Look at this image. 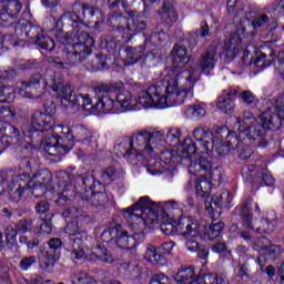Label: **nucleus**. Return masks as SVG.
Returning <instances> with one entry per match:
<instances>
[{"label":"nucleus","instance_id":"1","mask_svg":"<svg viewBox=\"0 0 284 284\" xmlns=\"http://www.w3.org/2000/svg\"><path fill=\"white\" fill-rule=\"evenodd\" d=\"M190 72L176 73L171 71L166 81H158L155 84L141 91L136 98L130 91H122L112 99V93L123 90V82L103 83L93 87V92L98 99L95 109L101 114H108L112 110H132L139 103L142 108H172V105H183L187 95L192 94L194 83L189 81Z\"/></svg>","mask_w":284,"mask_h":284},{"label":"nucleus","instance_id":"2","mask_svg":"<svg viewBox=\"0 0 284 284\" xmlns=\"http://www.w3.org/2000/svg\"><path fill=\"white\" fill-rule=\"evenodd\" d=\"M219 61V42H211L210 45L204 50L197 60V70L191 68L190 70H182L187 63H190V55H187V48L181 44H174L171 51V69L166 72L168 79H170V72L176 74H183L189 72L191 77L189 81L193 82L191 94L186 95V99L194 97V84L199 81L200 72L203 74H210L216 67Z\"/></svg>","mask_w":284,"mask_h":284},{"label":"nucleus","instance_id":"3","mask_svg":"<svg viewBox=\"0 0 284 284\" xmlns=\"http://www.w3.org/2000/svg\"><path fill=\"white\" fill-rule=\"evenodd\" d=\"M64 21H71L72 31L67 33L64 38H61L60 42L63 45L71 43V48L65 51L68 68H74V65H81L85 63L88 58L92 55V48L94 47V39L90 37V33L85 32V22L79 18L74 12H65L61 16Z\"/></svg>","mask_w":284,"mask_h":284},{"label":"nucleus","instance_id":"4","mask_svg":"<svg viewBox=\"0 0 284 284\" xmlns=\"http://www.w3.org/2000/svg\"><path fill=\"white\" fill-rule=\"evenodd\" d=\"M284 120V99L277 98L275 105L260 116V121L243 128L245 120L240 121V139L248 141L255 148H267V130H280Z\"/></svg>","mask_w":284,"mask_h":284},{"label":"nucleus","instance_id":"5","mask_svg":"<svg viewBox=\"0 0 284 284\" xmlns=\"http://www.w3.org/2000/svg\"><path fill=\"white\" fill-rule=\"evenodd\" d=\"M165 141L163 131H140L132 136H123L116 140L113 148L116 156L123 159H141L156 154L159 143Z\"/></svg>","mask_w":284,"mask_h":284},{"label":"nucleus","instance_id":"6","mask_svg":"<svg viewBox=\"0 0 284 284\" xmlns=\"http://www.w3.org/2000/svg\"><path fill=\"white\" fill-rule=\"evenodd\" d=\"M193 136L196 143L192 140H185L180 151V158L191 161L189 172L196 176V174L207 172L212 168V162L207 158L201 155L196 159V154H207L214 150V135L210 130L197 128L193 131Z\"/></svg>","mask_w":284,"mask_h":284},{"label":"nucleus","instance_id":"7","mask_svg":"<svg viewBox=\"0 0 284 284\" xmlns=\"http://www.w3.org/2000/svg\"><path fill=\"white\" fill-rule=\"evenodd\" d=\"M122 215L129 223V227L132 235L128 233V230L123 229V225L115 224V244L120 250H134L136 244L145 241V227L150 226L142 217L143 212L133 205L123 209Z\"/></svg>","mask_w":284,"mask_h":284},{"label":"nucleus","instance_id":"8","mask_svg":"<svg viewBox=\"0 0 284 284\" xmlns=\"http://www.w3.org/2000/svg\"><path fill=\"white\" fill-rule=\"evenodd\" d=\"M135 210H141L142 217L146 225H156L159 221H170L172 219V210H176L179 204L176 201L165 202L163 205L150 201V196H142L133 204Z\"/></svg>","mask_w":284,"mask_h":284},{"label":"nucleus","instance_id":"9","mask_svg":"<svg viewBox=\"0 0 284 284\" xmlns=\"http://www.w3.org/2000/svg\"><path fill=\"white\" fill-rule=\"evenodd\" d=\"M64 232L65 234H68V236H74V237H70L69 240V245H71L72 247V258H74L75 261H83V258H85V239H88V234L83 233V231H81V227H79V222H70L69 224H67V226L64 227Z\"/></svg>","mask_w":284,"mask_h":284},{"label":"nucleus","instance_id":"10","mask_svg":"<svg viewBox=\"0 0 284 284\" xmlns=\"http://www.w3.org/2000/svg\"><path fill=\"white\" fill-rule=\"evenodd\" d=\"M54 125V118L50 113L34 111L31 115V126L27 130L29 139H34V132H48Z\"/></svg>","mask_w":284,"mask_h":284},{"label":"nucleus","instance_id":"11","mask_svg":"<svg viewBox=\"0 0 284 284\" xmlns=\"http://www.w3.org/2000/svg\"><path fill=\"white\" fill-rule=\"evenodd\" d=\"M29 181L31 182V194L39 199V196H43L48 192V187L52 185V172L48 169H42L33 174L31 179L29 175Z\"/></svg>","mask_w":284,"mask_h":284},{"label":"nucleus","instance_id":"12","mask_svg":"<svg viewBox=\"0 0 284 284\" xmlns=\"http://www.w3.org/2000/svg\"><path fill=\"white\" fill-rule=\"evenodd\" d=\"M189 223L185 226V231L182 233V236L186 239L185 247L187 252H199L201 250V241L203 236L199 233V222L187 219Z\"/></svg>","mask_w":284,"mask_h":284},{"label":"nucleus","instance_id":"13","mask_svg":"<svg viewBox=\"0 0 284 284\" xmlns=\"http://www.w3.org/2000/svg\"><path fill=\"white\" fill-rule=\"evenodd\" d=\"M49 248L44 255V262L40 265L44 272H52L54 268V263L61 258V247H63V242L59 237H52L48 242Z\"/></svg>","mask_w":284,"mask_h":284},{"label":"nucleus","instance_id":"14","mask_svg":"<svg viewBox=\"0 0 284 284\" xmlns=\"http://www.w3.org/2000/svg\"><path fill=\"white\" fill-rule=\"evenodd\" d=\"M74 179V175L61 171L57 174L55 181H57V187L62 194L59 196V199L55 201L57 205L60 207H63L65 205H70L72 200L65 195V192L72 190V181Z\"/></svg>","mask_w":284,"mask_h":284},{"label":"nucleus","instance_id":"15","mask_svg":"<svg viewBox=\"0 0 284 284\" xmlns=\"http://www.w3.org/2000/svg\"><path fill=\"white\" fill-rule=\"evenodd\" d=\"M44 141V150L50 156L68 154V152L74 148V142L72 140H64L63 144H61L59 139L52 134L47 135Z\"/></svg>","mask_w":284,"mask_h":284},{"label":"nucleus","instance_id":"16","mask_svg":"<svg viewBox=\"0 0 284 284\" xmlns=\"http://www.w3.org/2000/svg\"><path fill=\"white\" fill-rule=\"evenodd\" d=\"M0 142L6 150L11 145H21L23 143V136L19 129L10 123H4V126H0Z\"/></svg>","mask_w":284,"mask_h":284},{"label":"nucleus","instance_id":"17","mask_svg":"<svg viewBox=\"0 0 284 284\" xmlns=\"http://www.w3.org/2000/svg\"><path fill=\"white\" fill-rule=\"evenodd\" d=\"M41 73H36L27 82H22L19 88L20 97L24 99H39L41 97Z\"/></svg>","mask_w":284,"mask_h":284},{"label":"nucleus","instance_id":"18","mask_svg":"<svg viewBox=\"0 0 284 284\" xmlns=\"http://www.w3.org/2000/svg\"><path fill=\"white\" fill-rule=\"evenodd\" d=\"M80 110L90 111L97 110V104L92 105V99L90 94H74L68 104V114H77Z\"/></svg>","mask_w":284,"mask_h":284},{"label":"nucleus","instance_id":"19","mask_svg":"<svg viewBox=\"0 0 284 284\" xmlns=\"http://www.w3.org/2000/svg\"><path fill=\"white\" fill-rule=\"evenodd\" d=\"M239 0H227L226 8L229 14H234L233 21L236 22L240 19V26H252V21H254L256 13L252 11V9H246L236 12V3Z\"/></svg>","mask_w":284,"mask_h":284},{"label":"nucleus","instance_id":"20","mask_svg":"<svg viewBox=\"0 0 284 284\" xmlns=\"http://www.w3.org/2000/svg\"><path fill=\"white\" fill-rule=\"evenodd\" d=\"M0 8H2L0 12V21H2V23H8L10 22V19H17V17H19L22 6L19 0H2Z\"/></svg>","mask_w":284,"mask_h":284},{"label":"nucleus","instance_id":"21","mask_svg":"<svg viewBox=\"0 0 284 284\" xmlns=\"http://www.w3.org/2000/svg\"><path fill=\"white\" fill-rule=\"evenodd\" d=\"M18 181H21L16 190L9 191V199L13 203H19L26 195V192H32V185H30V173H22L19 175Z\"/></svg>","mask_w":284,"mask_h":284},{"label":"nucleus","instance_id":"22","mask_svg":"<svg viewBox=\"0 0 284 284\" xmlns=\"http://www.w3.org/2000/svg\"><path fill=\"white\" fill-rule=\"evenodd\" d=\"M74 139L79 143H87V145H90V141H92V132L81 124H75L71 126V129H67L65 141L68 143V141H74Z\"/></svg>","mask_w":284,"mask_h":284},{"label":"nucleus","instance_id":"23","mask_svg":"<svg viewBox=\"0 0 284 284\" xmlns=\"http://www.w3.org/2000/svg\"><path fill=\"white\" fill-rule=\"evenodd\" d=\"M236 94H239V91L234 88L223 91V94L217 99L216 108L222 110L224 114H232L234 108H236L234 104V97H236Z\"/></svg>","mask_w":284,"mask_h":284},{"label":"nucleus","instance_id":"24","mask_svg":"<svg viewBox=\"0 0 284 284\" xmlns=\"http://www.w3.org/2000/svg\"><path fill=\"white\" fill-rule=\"evenodd\" d=\"M256 55L254 59V64L256 68H270L272 63H274V59H276V52L272 47H261L258 51H255Z\"/></svg>","mask_w":284,"mask_h":284},{"label":"nucleus","instance_id":"25","mask_svg":"<svg viewBox=\"0 0 284 284\" xmlns=\"http://www.w3.org/2000/svg\"><path fill=\"white\" fill-rule=\"evenodd\" d=\"M174 281L176 284H201L203 276H196L194 272V266L182 267L174 275Z\"/></svg>","mask_w":284,"mask_h":284},{"label":"nucleus","instance_id":"26","mask_svg":"<svg viewBox=\"0 0 284 284\" xmlns=\"http://www.w3.org/2000/svg\"><path fill=\"white\" fill-rule=\"evenodd\" d=\"M128 18L123 13L115 11L111 13L106 20V24L112 28L115 32H120L122 37H125V28H128Z\"/></svg>","mask_w":284,"mask_h":284},{"label":"nucleus","instance_id":"27","mask_svg":"<svg viewBox=\"0 0 284 284\" xmlns=\"http://www.w3.org/2000/svg\"><path fill=\"white\" fill-rule=\"evenodd\" d=\"M52 90L61 99V105H63L65 110H68V104L72 101V97H74L75 94L72 93V88L68 84H63L54 80L52 84Z\"/></svg>","mask_w":284,"mask_h":284},{"label":"nucleus","instance_id":"28","mask_svg":"<svg viewBox=\"0 0 284 284\" xmlns=\"http://www.w3.org/2000/svg\"><path fill=\"white\" fill-rule=\"evenodd\" d=\"M82 199L94 207H103L108 205V201H110L105 191H97V189L88 194H83Z\"/></svg>","mask_w":284,"mask_h":284},{"label":"nucleus","instance_id":"29","mask_svg":"<svg viewBox=\"0 0 284 284\" xmlns=\"http://www.w3.org/2000/svg\"><path fill=\"white\" fill-rule=\"evenodd\" d=\"M265 24H266L265 27L266 32H268L272 37L274 34V30L278 28V21H276V19L272 18L270 20V16L262 13L251 22V26L254 30H256L257 28H263V26Z\"/></svg>","mask_w":284,"mask_h":284},{"label":"nucleus","instance_id":"30","mask_svg":"<svg viewBox=\"0 0 284 284\" xmlns=\"http://www.w3.org/2000/svg\"><path fill=\"white\" fill-rule=\"evenodd\" d=\"M148 28V24L143 20H139L133 18L126 23L125 27V36H122L125 43H130L132 41V37H134V32H143Z\"/></svg>","mask_w":284,"mask_h":284},{"label":"nucleus","instance_id":"31","mask_svg":"<svg viewBox=\"0 0 284 284\" xmlns=\"http://www.w3.org/2000/svg\"><path fill=\"white\" fill-rule=\"evenodd\" d=\"M91 256L97 258V261H101V263H106L109 265H112V263H119V257H116V255L105 246H97L93 248Z\"/></svg>","mask_w":284,"mask_h":284},{"label":"nucleus","instance_id":"32","mask_svg":"<svg viewBox=\"0 0 284 284\" xmlns=\"http://www.w3.org/2000/svg\"><path fill=\"white\" fill-rule=\"evenodd\" d=\"M250 207H252V200H246L241 206L236 207V212L242 219L243 227L246 230H254V225H252V213L250 212Z\"/></svg>","mask_w":284,"mask_h":284},{"label":"nucleus","instance_id":"33","mask_svg":"<svg viewBox=\"0 0 284 284\" xmlns=\"http://www.w3.org/2000/svg\"><path fill=\"white\" fill-rule=\"evenodd\" d=\"M126 53V65H134V63H139L140 60L145 57V44H142L140 47H126L125 48Z\"/></svg>","mask_w":284,"mask_h":284},{"label":"nucleus","instance_id":"34","mask_svg":"<svg viewBox=\"0 0 284 284\" xmlns=\"http://www.w3.org/2000/svg\"><path fill=\"white\" fill-rule=\"evenodd\" d=\"M257 243L258 245L262 243L263 246H261V250H263L270 258H273V261H276V258L281 256V246L270 243L267 237L260 239Z\"/></svg>","mask_w":284,"mask_h":284},{"label":"nucleus","instance_id":"35","mask_svg":"<svg viewBox=\"0 0 284 284\" xmlns=\"http://www.w3.org/2000/svg\"><path fill=\"white\" fill-rule=\"evenodd\" d=\"M144 258L149 263H152V265H163L165 263V256L159 253L156 246L154 245L148 246Z\"/></svg>","mask_w":284,"mask_h":284},{"label":"nucleus","instance_id":"36","mask_svg":"<svg viewBox=\"0 0 284 284\" xmlns=\"http://www.w3.org/2000/svg\"><path fill=\"white\" fill-rule=\"evenodd\" d=\"M241 148V142L239 138H234L233 142L230 140L226 143H220L219 146L215 148V152L217 156H227V154L234 152V150H239Z\"/></svg>","mask_w":284,"mask_h":284},{"label":"nucleus","instance_id":"37","mask_svg":"<svg viewBox=\"0 0 284 284\" xmlns=\"http://www.w3.org/2000/svg\"><path fill=\"white\" fill-rule=\"evenodd\" d=\"M80 180L82 181V185L84 187V194H90L91 192H94L97 187L98 190H101V187H103V184H101L100 181H98L97 185V180L91 173L80 175Z\"/></svg>","mask_w":284,"mask_h":284},{"label":"nucleus","instance_id":"38","mask_svg":"<svg viewBox=\"0 0 284 284\" xmlns=\"http://www.w3.org/2000/svg\"><path fill=\"white\" fill-rule=\"evenodd\" d=\"M34 211L40 219H52L54 213L50 212V202L48 200H38L34 204Z\"/></svg>","mask_w":284,"mask_h":284},{"label":"nucleus","instance_id":"39","mask_svg":"<svg viewBox=\"0 0 284 284\" xmlns=\"http://www.w3.org/2000/svg\"><path fill=\"white\" fill-rule=\"evenodd\" d=\"M62 216L63 219H65V221H72V220L83 221L88 219V215L77 206H70L64 209V211L62 212Z\"/></svg>","mask_w":284,"mask_h":284},{"label":"nucleus","instance_id":"40","mask_svg":"<svg viewBox=\"0 0 284 284\" xmlns=\"http://www.w3.org/2000/svg\"><path fill=\"white\" fill-rule=\"evenodd\" d=\"M87 68H89L91 72H99L101 70H105V68H108L105 57L102 53L94 55L91 61L87 63Z\"/></svg>","mask_w":284,"mask_h":284},{"label":"nucleus","instance_id":"41","mask_svg":"<svg viewBox=\"0 0 284 284\" xmlns=\"http://www.w3.org/2000/svg\"><path fill=\"white\" fill-rule=\"evenodd\" d=\"M184 114L186 119H203L207 114V110L203 104H193L184 111Z\"/></svg>","mask_w":284,"mask_h":284},{"label":"nucleus","instance_id":"42","mask_svg":"<svg viewBox=\"0 0 284 284\" xmlns=\"http://www.w3.org/2000/svg\"><path fill=\"white\" fill-rule=\"evenodd\" d=\"M36 45H39L42 50H47L48 52H53V50L57 48V44H54V40L52 38L48 37L45 33H41L38 39L34 40Z\"/></svg>","mask_w":284,"mask_h":284},{"label":"nucleus","instance_id":"43","mask_svg":"<svg viewBox=\"0 0 284 284\" xmlns=\"http://www.w3.org/2000/svg\"><path fill=\"white\" fill-rule=\"evenodd\" d=\"M200 284H230V280L225 275L207 273L203 276V280H200Z\"/></svg>","mask_w":284,"mask_h":284},{"label":"nucleus","instance_id":"44","mask_svg":"<svg viewBox=\"0 0 284 284\" xmlns=\"http://www.w3.org/2000/svg\"><path fill=\"white\" fill-rule=\"evenodd\" d=\"M17 113L10 106H0V128H6V123H12Z\"/></svg>","mask_w":284,"mask_h":284},{"label":"nucleus","instance_id":"45","mask_svg":"<svg viewBox=\"0 0 284 284\" xmlns=\"http://www.w3.org/2000/svg\"><path fill=\"white\" fill-rule=\"evenodd\" d=\"M240 100L246 108H256V104L258 103V100L256 99V95L250 90L240 91L239 93Z\"/></svg>","mask_w":284,"mask_h":284},{"label":"nucleus","instance_id":"46","mask_svg":"<svg viewBox=\"0 0 284 284\" xmlns=\"http://www.w3.org/2000/svg\"><path fill=\"white\" fill-rule=\"evenodd\" d=\"M245 37H247L245 26H240L237 28L236 32H234L231 36L229 45H236V48H239V45H241V43H243V40L245 39Z\"/></svg>","mask_w":284,"mask_h":284},{"label":"nucleus","instance_id":"47","mask_svg":"<svg viewBox=\"0 0 284 284\" xmlns=\"http://www.w3.org/2000/svg\"><path fill=\"white\" fill-rule=\"evenodd\" d=\"M19 232L16 226L8 225L4 230L6 243L8 247H14L17 245V235Z\"/></svg>","mask_w":284,"mask_h":284},{"label":"nucleus","instance_id":"48","mask_svg":"<svg viewBox=\"0 0 284 284\" xmlns=\"http://www.w3.org/2000/svg\"><path fill=\"white\" fill-rule=\"evenodd\" d=\"M37 265V256H23L19 262L20 272H30Z\"/></svg>","mask_w":284,"mask_h":284},{"label":"nucleus","instance_id":"49","mask_svg":"<svg viewBox=\"0 0 284 284\" xmlns=\"http://www.w3.org/2000/svg\"><path fill=\"white\" fill-rule=\"evenodd\" d=\"M14 227L18 232V234H28V232H32V219H22L19 220L16 224Z\"/></svg>","mask_w":284,"mask_h":284},{"label":"nucleus","instance_id":"50","mask_svg":"<svg viewBox=\"0 0 284 284\" xmlns=\"http://www.w3.org/2000/svg\"><path fill=\"white\" fill-rule=\"evenodd\" d=\"M118 178L119 172L114 166H109L101 173V180L103 181V183H112L113 181H116Z\"/></svg>","mask_w":284,"mask_h":284},{"label":"nucleus","instance_id":"51","mask_svg":"<svg viewBox=\"0 0 284 284\" xmlns=\"http://www.w3.org/2000/svg\"><path fill=\"white\" fill-rule=\"evenodd\" d=\"M275 227H276V220L275 219L270 220V217H266V220L262 222V227H257L256 232L257 234H272Z\"/></svg>","mask_w":284,"mask_h":284},{"label":"nucleus","instance_id":"52","mask_svg":"<svg viewBox=\"0 0 284 284\" xmlns=\"http://www.w3.org/2000/svg\"><path fill=\"white\" fill-rule=\"evenodd\" d=\"M224 229H225L224 222H217L215 224L210 225L207 230V236L210 241L214 239H219V236H221V232H223Z\"/></svg>","mask_w":284,"mask_h":284},{"label":"nucleus","instance_id":"53","mask_svg":"<svg viewBox=\"0 0 284 284\" xmlns=\"http://www.w3.org/2000/svg\"><path fill=\"white\" fill-rule=\"evenodd\" d=\"M195 192L197 196H207L212 192V182L207 180H202L195 185Z\"/></svg>","mask_w":284,"mask_h":284},{"label":"nucleus","instance_id":"54","mask_svg":"<svg viewBox=\"0 0 284 284\" xmlns=\"http://www.w3.org/2000/svg\"><path fill=\"white\" fill-rule=\"evenodd\" d=\"M160 161L164 165V170H170L174 163V153L170 150L161 152Z\"/></svg>","mask_w":284,"mask_h":284},{"label":"nucleus","instance_id":"55","mask_svg":"<svg viewBox=\"0 0 284 284\" xmlns=\"http://www.w3.org/2000/svg\"><path fill=\"white\" fill-rule=\"evenodd\" d=\"M206 172H210V178L212 181H217V183L223 182L225 179V171L221 166H215L212 169V166L206 170Z\"/></svg>","mask_w":284,"mask_h":284},{"label":"nucleus","instance_id":"56","mask_svg":"<svg viewBox=\"0 0 284 284\" xmlns=\"http://www.w3.org/2000/svg\"><path fill=\"white\" fill-rule=\"evenodd\" d=\"M239 47L236 45H231V44H225L224 47V57L227 63L230 61H234L236 59V55L239 54Z\"/></svg>","mask_w":284,"mask_h":284},{"label":"nucleus","instance_id":"57","mask_svg":"<svg viewBox=\"0 0 284 284\" xmlns=\"http://www.w3.org/2000/svg\"><path fill=\"white\" fill-rule=\"evenodd\" d=\"M43 34V31L41 30V27L37 26V24H32L30 23L28 27H27V32H26V36L29 38V39H34V41H37V39H39V37Z\"/></svg>","mask_w":284,"mask_h":284},{"label":"nucleus","instance_id":"58","mask_svg":"<svg viewBox=\"0 0 284 284\" xmlns=\"http://www.w3.org/2000/svg\"><path fill=\"white\" fill-rule=\"evenodd\" d=\"M161 223V232L165 234L166 236H170L171 234H174V224H172L169 220H159L155 225H159Z\"/></svg>","mask_w":284,"mask_h":284},{"label":"nucleus","instance_id":"59","mask_svg":"<svg viewBox=\"0 0 284 284\" xmlns=\"http://www.w3.org/2000/svg\"><path fill=\"white\" fill-rule=\"evenodd\" d=\"M213 205H215V207H219L220 205H230V203H232V194H230V191H224L221 195H220V200H212Z\"/></svg>","mask_w":284,"mask_h":284},{"label":"nucleus","instance_id":"60","mask_svg":"<svg viewBox=\"0 0 284 284\" xmlns=\"http://www.w3.org/2000/svg\"><path fill=\"white\" fill-rule=\"evenodd\" d=\"M166 141L171 143L173 148H176L181 143V131L172 130L166 134Z\"/></svg>","mask_w":284,"mask_h":284},{"label":"nucleus","instance_id":"61","mask_svg":"<svg viewBox=\"0 0 284 284\" xmlns=\"http://www.w3.org/2000/svg\"><path fill=\"white\" fill-rule=\"evenodd\" d=\"M75 284H97V280L88 273H79L75 277Z\"/></svg>","mask_w":284,"mask_h":284},{"label":"nucleus","instance_id":"62","mask_svg":"<svg viewBox=\"0 0 284 284\" xmlns=\"http://www.w3.org/2000/svg\"><path fill=\"white\" fill-rule=\"evenodd\" d=\"M266 10H272V12H275L277 14H283L284 0H273V2L266 7Z\"/></svg>","mask_w":284,"mask_h":284},{"label":"nucleus","instance_id":"63","mask_svg":"<svg viewBox=\"0 0 284 284\" xmlns=\"http://www.w3.org/2000/svg\"><path fill=\"white\" fill-rule=\"evenodd\" d=\"M149 284H170V277L163 273H159L151 277Z\"/></svg>","mask_w":284,"mask_h":284},{"label":"nucleus","instance_id":"64","mask_svg":"<svg viewBox=\"0 0 284 284\" xmlns=\"http://www.w3.org/2000/svg\"><path fill=\"white\" fill-rule=\"evenodd\" d=\"M42 221L40 231L43 232V234H52V217H42Z\"/></svg>","mask_w":284,"mask_h":284}]
</instances>
